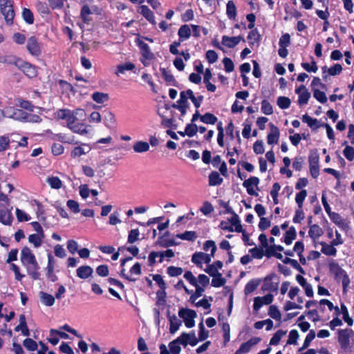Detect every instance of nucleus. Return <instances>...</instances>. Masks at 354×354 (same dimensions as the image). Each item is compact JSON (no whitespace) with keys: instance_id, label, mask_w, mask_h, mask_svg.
Here are the masks:
<instances>
[{"instance_id":"8","label":"nucleus","mask_w":354,"mask_h":354,"mask_svg":"<svg viewBox=\"0 0 354 354\" xmlns=\"http://www.w3.org/2000/svg\"><path fill=\"white\" fill-rule=\"evenodd\" d=\"M15 65L29 78H33L37 75V68L28 62L19 59L15 62Z\"/></svg>"},{"instance_id":"6","label":"nucleus","mask_w":354,"mask_h":354,"mask_svg":"<svg viewBox=\"0 0 354 354\" xmlns=\"http://www.w3.org/2000/svg\"><path fill=\"white\" fill-rule=\"evenodd\" d=\"M189 337L187 333L183 332L178 337L171 341L169 344V351L172 354H180L181 352V348L180 344L186 346L188 344V342L186 339Z\"/></svg>"},{"instance_id":"35","label":"nucleus","mask_w":354,"mask_h":354,"mask_svg":"<svg viewBox=\"0 0 354 354\" xmlns=\"http://www.w3.org/2000/svg\"><path fill=\"white\" fill-rule=\"evenodd\" d=\"M115 122H116V120H115V115L109 111H105V113L104 114V125L106 127L111 129L115 126Z\"/></svg>"},{"instance_id":"23","label":"nucleus","mask_w":354,"mask_h":354,"mask_svg":"<svg viewBox=\"0 0 354 354\" xmlns=\"http://www.w3.org/2000/svg\"><path fill=\"white\" fill-rule=\"evenodd\" d=\"M26 269L27 274L30 277L32 280H38L40 278V272H39V266L37 261L32 264H28L24 266Z\"/></svg>"},{"instance_id":"62","label":"nucleus","mask_w":354,"mask_h":354,"mask_svg":"<svg viewBox=\"0 0 354 354\" xmlns=\"http://www.w3.org/2000/svg\"><path fill=\"white\" fill-rule=\"evenodd\" d=\"M203 249L205 251H207V250H209V249H211L210 255L212 257H214L217 248H216V243L214 241L208 240L204 243Z\"/></svg>"},{"instance_id":"34","label":"nucleus","mask_w":354,"mask_h":354,"mask_svg":"<svg viewBox=\"0 0 354 354\" xmlns=\"http://www.w3.org/2000/svg\"><path fill=\"white\" fill-rule=\"evenodd\" d=\"M323 230L317 224H313L310 226L308 235L309 236L315 241L317 239L321 236L323 234Z\"/></svg>"},{"instance_id":"14","label":"nucleus","mask_w":354,"mask_h":354,"mask_svg":"<svg viewBox=\"0 0 354 354\" xmlns=\"http://www.w3.org/2000/svg\"><path fill=\"white\" fill-rule=\"evenodd\" d=\"M259 178L257 176H251L243 183V186L246 188L247 192L250 196H257L258 193L254 189L253 186L258 187ZM259 189V188H257Z\"/></svg>"},{"instance_id":"9","label":"nucleus","mask_w":354,"mask_h":354,"mask_svg":"<svg viewBox=\"0 0 354 354\" xmlns=\"http://www.w3.org/2000/svg\"><path fill=\"white\" fill-rule=\"evenodd\" d=\"M26 48L32 56L39 57L41 54V44L35 36H31L28 39Z\"/></svg>"},{"instance_id":"12","label":"nucleus","mask_w":354,"mask_h":354,"mask_svg":"<svg viewBox=\"0 0 354 354\" xmlns=\"http://www.w3.org/2000/svg\"><path fill=\"white\" fill-rule=\"evenodd\" d=\"M87 125L83 122H77V118L75 116V120H72L71 122L67 124V127L71 129L73 133H78L80 135H86L88 133Z\"/></svg>"},{"instance_id":"22","label":"nucleus","mask_w":354,"mask_h":354,"mask_svg":"<svg viewBox=\"0 0 354 354\" xmlns=\"http://www.w3.org/2000/svg\"><path fill=\"white\" fill-rule=\"evenodd\" d=\"M270 133L267 136V142L268 145L277 144L279 139L280 132L277 127L272 123H270Z\"/></svg>"},{"instance_id":"50","label":"nucleus","mask_w":354,"mask_h":354,"mask_svg":"<svg viewBox=\"0 0 354 354\" xmlns=\"http://www.w3.org/2000/svg\"><path fill=\"white\" fill-rule=\"evenodd\" d=\"M286 334V330H283L281 329L278 330L272 336V337L270 340V345H277L279 344L281 339L283 335Z\"/></svg>"},{"instance_id":"41","label":"nucleus","mask_w":354,"mask_h":354,"mask_svg":"<svg viewBox=\"0 0 354 354\" xmlns=\"http://www.w3.org/2000/svg\"><path fill=\"white\" fill-rule=\"evenodd\" d=\"M149 144L145 141H138L133 146V151L136 153H143L149 151Z\"/></svg>"},{"instance_id":"5","label":"nucleus","mask_w":354,"mask_h":354,"mask_svg":"<svg viewBox=\"0 0 354 354\" xmlns=\"http://www.w3.org/2000/svg\"><path fill=\"white\" fill-rule=\"evenodd\" d=\"M178 316L182 318L187 328H192L195 325L194 318L197 316L195 310L181 308L178 311Z\"/></svg>"},{"instance_id":"32","label":"nucleus","mask_w":354,"mask_h":354,"mask_svg":"<svg viewBox=\"0 0 354 354\" xmlns=\"http://www.w3.org/2000/svg\"><path fill=\"white\" fill-rule=\"evenodd\" d=\"M297 237V232L295 227L294 226H291L289 227L288 230H287L283 236V242L287 245H290L292 244V241Z\"/></svg>"},{"instance_id":"38","label":"nucleus","mask_w":354,"mask_h":354,"mask_svg":"<svg viewBox=\"0 0 354 354\" xmlns=\"http://www.w3.org/2000/svg\"><path fill=\"white\" fill-rule=\"evenodd\" d=\"M178 35L180 40L185 41L189 39L191 36V30L189 26L187 24L182 25L178 29Z\"/></svg>"},{"instance_id":"4","label":"nucleus","mask_w":354,"mask_h":354,"mask_svg":"<svg viewBox=\"0 0 354 354\" xmlns=\"http://www.w3.org/2000/svg\"><path fill=\"white\" fill-rule=\"evenodd\" d=\"M263 283L261 286L263 291L277 292L279 289V277L274 272L267 275L263 279Z\"/></svg>"},{"instance_id":"59","label":"nucleus","mask_w":354,"mask_h":354,"mask_svg":"<svg viewBox=\"0 0 354 354\" xmlns=\"http://www.w3.org/2000/svg\"><path fill=\"white\" fill-rule=\"evenodd\" d=\"M307 191L306 189H301L299 192L296 194L295 202L299 208H302L304 201L307 196Z\"/></svg>"},{"instance_id":"37","label":"nucleus","mask_w":354,"mask_h":354,"mask_svg":"<svg viewBox=\"0 0 354 354\" xmlns=\"http://www.w3.org/2000/svg\"><path fill=\"white\" fill-rule=\"evenodd\" d=\"M232 216L228 221L231 223V225L234 226V231L236 232H242L243 231V227L239 220V216L234 212L232 214Z\"/></svg>"},{"instance_id":"45","label":"nucleus","mask_w":354,"mask_h":354,"mask_svg":"<svg viewBox=\"0 0 354 354\" xmlns=\"http://www.w3.org/2000/svg\"><path fill=\"white\" fill-rule=\"evenodd\" d=\"M196 288L195 291L190 295L189 301L194 304L196 300L203 295V292L205 291V288L200 286L198 284L197 286H194Z\"/></svg>"},{"instance_id":"55","label":"nucleus","mask_w":354,"mask_h":354,"mask_svg":"<svg viewBox=\"0 0 354 354\" xmlns=\"http://www.w3.org/2000/svg\"><path fill=\"white\" fill-rule=\"evenodd\" d=\"M23 345L29 351H35L37 349V343L31 338H26L23 342Z\"/></svg>"},{"instance_id":"47","label":"nucleus","mask_w":354,"mask_h":354,"mask_svg":"<svg viewBox=\"0 0 354 354\" xmlns=\"http://www.w3.org/2000/svg\"><path fill=\"white\" fill-rule=\"evenodd\" d=\"M41 300L46 306H52L55 304V297L50 294L41 292Z\"/></svg>"},{"instance_id":"27","label":"nucleus","mask_w":354,"mask_h":354,"mask_svg":"<svg viewBox=\"0 0 354 354\" xmlns=\"http://www.w3.org/2000/svg\"><path fill=\"white\" fill-rule=\"evenodd\" d=\"M160 71L161 72L162 77L164 79L167 85L177 86L178 82L169 71L165 68H160Z\"/></svg>"},{"instance_id":"57","label":"nucleus","mask_w":354,"mask_h":354,"mask_svg":"<svg viewBox=\"0 0 354 354\" xmlns=\"http://www.w3.org/2000/svg\"><path fill=\"white\" fill-rule=\"evenodd\" d=\"M314 97L320 103L324 104L327 102V97L324 91L317 88H313Z\"/></svg>"},{"instance_id":"24","label":"nucleus","mask_w":354,"mask_h":354,"mask_svg":"<svg viewBox=\"0 0 354 354\" xmlns=\"http://www.w3.org/2000/svg\"><path fill=\"white\" fill-rule=\"evenodd\" d=\"M139 13L141 14L150 24L155 26L156 21L153 12L147 6L142 5L140 7Z\"/></svg>"},{"instance_id":"1","label":"nucleus","mask_w":354,"mask_h":354,"mask_svg":"<svg viewBox=\"0 0 354 354\" xmlns=\"http://www.w3.org/2000/svg\"><path fill=\"white\" fill-rule=\"evenodd\" d=\"M328 267L330 273L334 274L335 279L336 280L340 279H342L343 292H346L347 291V288L351 283L349 277L346 272L343 268H342L335 261L330 262L328 265Z\"/></svg>"},{"instance_id":"25","label":"nucleus","mask_w":354,"mask_h":354,"mask_svg":"<svg viewBox=\"0 0 354 354\" xmlns=\"http://www.w3.org/2000/svg\"><path fill=\"white\" fill-rule=\"evenodd\" d=\"M167 318L169 321V332L174 334L181 326L182 322L177 318L176 315H171L169 311L167 312Z\"/></svg>"},{"instance_id":"17","label":"nucleus","mask_w":354,"mask_h":354,"mask_svg":"<svg viewBox=\"0 0 354 354\" xmlns=\"http://www.w3.org/2000/svg\"><path fill=\"white\" fill-rule=\"evenodd\" d=\"M211 257H212L210 254H206L204 252H195L192 257V261L196 264L200 268H202L203 263L204 261L205 263H209L211 261Z\"/></svg>"},{"instance_id":"54","label":"nucleus","mask_w":354,"mask_h":354,"mask_svg":"<svg viewBox=\"0 0 354 354\" xmlns=\"http://www.w3.org/2000/svg\"><path fill=\"white\" fill-rule=\"evenodd\" d=\"M268 315L274 319L280 321L281 319V314L277 306L271 305L269 307Z\"/></svg>"},{"instance_id":"56","label":"nucleus","mask_w":354,"mask_h":354,"mask_svg":"<svg viewBox=\"0 0 354 354\" xmlns=\"http://www.w3.org/2000/svg\"><path fill=\"white\" fill-rule=\"evenodd\" d=\"M341 313L343 315L344 321L348 325L352 326L353 324V319L349 316L347 307L344 304H341Z\"/></svg>"},{"instance_id":"51","label":"nucleus","mask_w":354,"mask_h":354,"mask_svg":"<svg viewBox=\"0 0 354 354\" xmlns=\"http://www.w3.org/2000/svg\"><path fill=\"white\" fill-rule=\"evenodd\" d=\"M315 332L313 330H310L304 339L303 346L299 349V351L307 348L310 346V342L315 339Z\"/></svg>"},{"instance_id":"18","label":"nucleus","mask_w":354,"mask_h":354,"mask_svg":"<svg viewBox=\"0 0 354 354\" xmlns=\"http://www.w3.org/2000/svg\"><path fill=\"white\" fill-rule=\"evenodd\" d=\"M170 232L169 231L165 232L162 235L160 236L156 241V245H158L162 248H168L170 246H174L178 244L174 239H169Z\"/></svg>"},{"instance_id":"16","label":"nucleus","mask_w":354,"mask_h":354,"mask_svg":"<svg viewBox=\"0 0 354 354\" xmlns=\"http://www.w3.org/2000/svg\"><path fill=\"white\" fill-rule=\"evenodd\" d=\"M295 93L299 95L298 104L301 106L306 104L310 98V93L308 91L304 84L300 85L295 89Z\"/></svg>"},{"instance_id":"44","label":"nucleus","mask_w":354,"mask_h":354,"mask_svg":"<svg viewBox=\"0 0 354 354\" xmlns=\"http://www.w3.org/2000/svg\"><path fill=\"white\" fill-rule=\"evenodd\" d=\"M201 121L207 124H214L217 122L218 118L213 113H206L201 115Z\"/></svg>"},{"instance_id":"49","label":"nucleus","mask_w":354,"mask_h":354,"mask_svg":"<svg viewBox=\"0 0 354 354\" xmlns=\"http://www.w3.org/2000/svg\"><path fill=\"white\" fill-rule=\"evenodd\" d=\"M212 286L213 287L219 288L224 286L226 283V279L222 277V274L220 272L216 276L212 277Z\"/></svg>"},{"instance_id":"48","label":"nucleus","mask_w":354,"mask_h":354,"mask_svg":"<svg viewBox=\"0 0 354 354\" xmlns=\"http://www.w3.org/2000/svg\"><path fill=\"white\" fill-rule=\"evenodd\" d=\"M22 18L28 24L34 23V15L29 8H24L22 10Z\"/></svg>"},{"instance_id":"3","label":"nucleus","mask_w":354,"mask_h":354,"mask_svg":"<svg viewBox=\"0 0 354 354\" xmlns=\"http://www.w3.org/2000/svg\"><path fill=\"white\" fill-rule=\"evenodd\" d=\"M337 334L340 348L344 351H351L350 338L354 335V331L351 328L339 329Z\"/></svg>"},{"instance_id":"53","label":"nucleus","mask_w":354,"mask_h":354,"mask_svg":"<svg viewBox=\"0 0 354 354\" xmlns=\"http://www.w3.org/2000/svg\"><path fill=\"white\" fill-rule=\"evenodd\" d=\"M277 105L281 109H286L290 107L291 101L288 97L280 96L277 98Z\"/></svg>"},{"instance_id":"39","label":"nucleus","mask_w":354,"mask_h":354,"mask_svg":"<svg viewBox=\"0 0 354 354\" xmlns=\"http://www.w3.org/2000/svg\"><path fill=\"white\" fill-rule=\"evenodd\" d=\"M91 98L94 102L102 104L109 100V95L108 93L96 91L92 94Z\"/></svg>"},{"instance_id":"15","label":"nucleus","mask_w":354,"mask_h":354,"mask_svg":"<svg viewBox=\"0 0 354 354\" xmlns=\"http://www.w3.org/2000/svg\"><path fill=\"white\" fill-rule=\"evenodd\" d=\"M261 338L259 337H254L250 338L248 341L243 342L241 344L239 349L235 352V354H245L250 351L252 347L257 344L260 341Z\"/></svg>"},{"instance_id":"52","label":"nucleus","mask_w":354,"mask_h":354,"mask_svg":"<svg viewBox=\"0 0 354 354\" xmlns=\"http://www.w3.org/2000/svg\"><path fill=\"white\" fill-rule=\"evenodd\" d=\"M153 279L156 282L160 290L162 291V293L163 294V296L165 297V290L167 288V284L163 280L162 277L160 274H156L153 275Z\"/></svg>"},{"instance_id":"26","label":"nucleus","mask_w":354,"mask_h":354,"mask_svg":"<svg viewBox=\"0 0 354 354\" xmlns=\"http://www.w3.org/2000/svg\"><path fill=\"white\" fill-rule=\"evenodd\" d=\"M322 245L321 252L326 256L335 257L337 255V250L335 246L330 242L329 244L324 241L319 242Z\"/></svg>"},{"instance_id":"58","label":"nucleus","mask_w":354,"mask_h":354,"mask_svg":"<svg viewBox=\"0 0 354 354\" xmlns=\"http://www.w3.org/2000/svg\"><path fill=\"white\" fill-rule=\"evenodd\" d=\"M136 68L134 64L131 62H125L123 64L118 65L117 66V73H124L126 71H132Z\"/></svg>"},{"instance_id":"10","label":"nucleus","mask_w":354,"mask_h":354,"mask_svg":"<svg viewBox=\"0 0 354 354\" xmlns=\"http://www.w3.org/2000/svg\"><path fill=\"white\" fill-rule=\"evenodd\" d=\"M79 111L82 112L85 114L84 110L82 109H77L75 111H73L68 109H60L57 110L55 113V118L57 120H66L67 124L72 121V120L75 119V115L78 113Z\"/></svg>"},{"instance_id":"30","label":"nucleus","mask_w":354,"mask_h":354,"mask_svg":"<svg viewBox=\"0 0 354 354\" xmlns=\"http://www.w3.org/2000/svg\"><path fill=\"white\" fill-rule=\"evenodd\" d=\"M261 279H252L250 280L245 285L244 288L245 295H248L254 292L259 286Z\"/></svg>"},{"instance_id":"11","label":"nucleus","mask_w":354,"mask_h":354,"mask_svg":"<svg viewBox=\"0 0 354 354\" xmlns=\"http://www.w3.org/2000/svg\"><path fill=\"white\" fill-rule=\"evenodd\" d=\"M135 42L140 48L142 55V58H143L145 60H151L154 59V55L151 51L150 47L147 44H146L139 38H137L135 40Z\"/></svg>"},{"instance_id":"64","label":"nucleus","mask_w":354,"mask_h":354,"mask_svg":"<svg viewBox=\"0 0 354 354\" xmlns=\"http://www.w3.org/2000/svg\"><path fill=\"white\" fill-rule=\"evenodd\" d=\"M343 154L346 157V158L352 161L354 159V147L351 146L346 145L344 149L343 150Z\"/></svg>"},{"instance_id":"60","label":"nucleus","mask_w":354,"mask_h":354,"mask_svg":"<svg viewBox=\"0 0 354 354\" xmlns=\"http://www.w3.org/2000/svg\"><path fill=\"white\" fill-rule=\"evenodd\" d=\"M261 111L268 115L273 113V107L267 100H263L261 102Z\"/></svg>"},{"instance_id":"31","label":"nucleus","mask_w":354,"mask_h":354,"mask_svg":"<svg viewBox=\"0 0 354 354\" xmlns=\"http://www.w3.org/2000/svg\"><path fill=\"white\" fill-rule=\"evenodd\" d=\"M223 179L221 177L218 172L212 171L208 176V184L209 186H216L222 184Z\"/></svg>"},{"instance_id":"20","label":"nucleus","mask_w":354,"mask_h":354,"mask_svg":"<svg viewBox=\"0 0 354 354\" xmlns=\"http://www.w3.org/2000/svg\"><path fill=\"white\" fill-rule=\"evenodd\" d=\"M241 41H243V42L245 41V39L241 35L236 37H229L227 35H223L222 37L221 43L223 46L230 48H232L238 45Z\"/></svg>"},{"instance_id":"46","label":"nucleus","mask_w":354,"mask_h":354,"mask_svg":"<svg viewBox=\"0 0 354 354\" xmlns=\"http://www.w3.org/2000/svg\"><path fill=\"white\" fill-rule=\"evenodd\" d=\"M266 250L264 252V255H266L268 258H270L271 257H274L278 259H282L283 255L280 252H277L275 251L273 245H268V248H265Z\"/></svg>"},{"instance_id":"2","label":"nucleus","mask_w":354,"mask_h":354,"mask_svg":"<svg viewBox=\"0 0 354 354\" xmlns=\"http://www.w3.org/2000/svg\"><path fill=\"white\" fill-rule=\"evenodd\" d=\"M0 11L7 25L13 24L15 16L13 1L12 0H0Z\"/></svg>"},{"instance_id":"33","label":"nucleus","mask_w":354,"mask_h":354,"mask_svg":"<svg viewBox=\"0 0 354 354\" xmlns=\"http://www.w3.org/2000/svg\"><path fill=\"white\" fill-rule=\"evenodd\" d=\"M13 142L9 134H5L0 136V153H3L10 149V143Z\"/></svg>"},{"instance_id":"36","label":"nucleus","mask_w":354,"mask_h":354,"mask_svg":"<svg viewBox=\"0 0 354 354\" xmlns=\"http://www.w3.org/2000/svg\"><path fill=\"white\" fill-rule=\"evenodd\" d=\"M247 38L249 41L250 46H252L254 44L258 45L261 41V35L257 29H253L249 32Z\"/></svg>"},{"instance_id":"28","label":"nucleus","mask_w":354,"mask_h":354,"mask_svg":"<svg viewBox=\"0 0 354 354\" xmlns=\"http://www.w3.org/2000/svg\"><path fill=\"white\" fill-rule=\"evenodd\" d=\"M76 272L79 278L86 279L92 275L93 270L89 266H82L77 269Z\"/></svg>"},{"instance_id":"13","label":"nucleus","mask_w":354,"mask_h":354,"mask_svg":"<svg viewBox=\"0 0 354 354\" xmlns=\"http://www.w3.org/2000/svg\"><path fill=\"white\" fill-rule=\"evenodd\" d=\"M20 260L24 266H28V264H32L37 261L35 254L27 246L22 248L21 251Z\"/></svg>"},{"instance_id":"61","label":"nucleus","mask_w":354,"mask_h":354,"mask_svg":"<svg viewBox=\"0 0 354 354\" xmlns=\"http://www.w3.org/2000/svg\"><path fill=\"white\" fill-rule=\"evenodd\" d=\"M167 272L170 277H174L181 275L183 272V270L180 267L171 266L167 268Z\"/></svg>"},{"instance_id":"19","label":"nucleus","mask_w":354,"mask_h":354,"mask_svg":"<svg viewBox=\"0 0 354 354\" xmlns=\"http://www.w3.org/2000/svg\"><path fill=\"white\" fill-rule=\"evenodd\" d=\"M322 77L324 80H326L328 75L335 76L340 74L343 70L342 66L339 64H335L329 68H327L326 66L322 68Z\"/></svg>"},{"instance_id":"7","label":"nucleus","mask_w":354,"mask_h":354,"mask_svg":"<svg viewBox=\"0 0 354 354\" xmlns=\"http://www.w3.org/2000/svg\"><path fill=\"white\" fill-rule=\"evenodd\" d=\"M309 170L313 178L319 175V156L317 151H311L308 156Z\"/></svg>"},{"instance_id":"63","label":"nucleus","mask_w":354,"mask_h":354,"mask_svg":"<svg viewBox=\"0 0 354 354\" xmlns=\"http://www.w3.org/2000/svg\"><path fill=\"white\" fill-rule=\"evenodd\" d=\"M47 182L50 186L53 189H60L62 186V182L58 177L52 176L48 178Z\"/></svg>"},{"instance_id":"40","label":"nucleus","mask_w":354,"mask_h":354,"mask_svg":"<svg viewBox=\"0 0 354 354\" xmlns=\"http://www.w3.org/2000/svg\"><path fill=\"white\" fill-rule=\"evenodd\" d=\"M226 14L230 19H235L236 17V7L233 1H228L226 5Z\"/></svg>"},{"instance_id":"21","label":"nucleus","mask_w":354,"mask_h":354,"mask_svg":"<svg viewBox=\"0 0 354 354\" xmlns=\"http://www.w3.org/2000/svg\"><path fill=\"white\" fill-rule=\"evenodd\" d=\"M12 207L8 209L7 207H0V223L5 225H11L13 216L11 212Z\"/></svg>"},{"instance_id":"29","label":"nucleus","mask_w":354,"mask_h":354,"mask_svg":"<svg viewBox=\"0 0 354 354\" xmlns=\"http://www.w3.org/2000/svg\"><path fill=\"white\" fill-rule=\"evenodd\" d=\"M301 120L302 122L306 123L313 131L317 130L319 127L322 126V124H319L317 119L311 118L307 113L303 115Z\"/></svg>"},{"instance_id":"42","label":"nucleus","mask_w":354,"mask_h":354,"mask_svg":"<svg viewBox=\"0 0 354 354\" xmlns=\"http://www.w3.org/2000/svg\"><path fill=\"white\" fill-rule=\"evenodd\" d=\"M91 10L89 6L87 4H84L80 11V17L85 24H89V22L92 20L91 18L88 17L89 15H91Z\"/></svg>"},{"instance_id":"43","label":"nucleus","mask_w":354,"mask_h":354,"mask_svg":"<svg viewBox=\"0 0 354 354\" xmlns=\"http://www.w3.org/2000/svg\"><path fill=\"white\" fill-rule=\"evenodd\" d=\"M176 236L182 240L194 241L197 238V234L194 231H185L183 233L177 234Z\"/></svg>"}]
</instances>
